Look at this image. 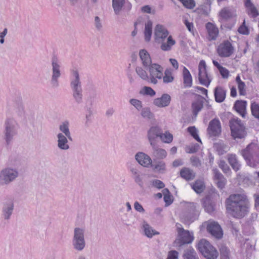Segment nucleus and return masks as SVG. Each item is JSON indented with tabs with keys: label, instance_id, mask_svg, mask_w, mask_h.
<instances>
[{
	"label": "nucleus",
	"instance_id": "f257e3e1",
	"mask_svg": "<svg viewBox=\"0 0 259 259\" xmlns=\"http://www.w3.org/2000/svg\"><path fill=\"white\" fill-rule=\"evenodd\" d=\"M226 204L227 211L234 217L242 218L248 211L249 202L245 193L231 195L226 199Z\"/></svg>",
	"mask_w": 259,
	"mask_h": 259
},
{
	"label": "nucleus",
	"instance_id": "f03ea898",
	"mask_svg": "<svg viewBox=\"0 0 259 259\" xmlns=\"http://www.w3.org/2000/svg\"><path fill=\"white\" fill-rule=\"evenodd\" d=\"M154 38L155 41L161 44L160 48L164 51H169L171 47L176 44L175 40L168 31L162 25L157 24L154 29Z\"/></svg>",
	"mask_w": 259,
	"mask_h": 259
},
{
	"label": "nucleus",
	"instance_id": "7ed1b4c3",
	"mask_svg": "<svg viewBox=\"0 0 259 259\" xmlns=\"http://www.w3.org/2000/svg\"><path fill=\"white\" fill-rule=\"evenodd\" d=\"M239 152L248 165L255 167L259 164V146L256 143H250Z\"/></svg>",
	"mask_w": 259,
	"mask_h": 259
},
{
	"label": "nucleus",
	"instance_id": "20e7f679",
	"mask_svg": "<svg viewBox=\"0 0 259 259\" xmlns=\"http://www.w3.org/2000/svg\"><path fill=\"white\" fill-rule=\"evenodd\" d=\"M85 230L82 227H75L73 230L72 239L73 248L77 252L83 251L86 246Z\"/></svg>",
	"mask_w": 259,
	"mask_h": 259
},
{
	"label": "nucleus",
	"instance_id": "39448f33",
	"mask_svg": "<svg viewBox=\"0 0 259 259\" xmlns=\"http://www.w3.org/2000/svg\"><path fill=\"white\" fill-rule=\"evenodd\" d=\"M18 169L16 167L8 166L0 171V186L9 185L19 177Z\"/></svg>",
	"mask_w": 259,
	"mask_h": 259
},
{
	"label": "nucleus",
	"instance_id": "423d86ee",
	"mask_svg": "<svg viewBox=\"0 0 259 259\" xmlns=\"http://www.w3.org/2000/svg\"><path fill=\"white\" fill-rule=\"evenodd\" d=\"M71 74L70 86L73 91V97L77 103L80 104L82 101V94L79 73L76 70H72Z\"/></svg>",
	"mask_w": 259,
	"mask_h": 259
},
{
	"label": "nucleus",
	"instance_id": "0eeeda50",
	"mask_svg": "<svg viewBox=\"0 0 259 259\" xmlns=\"http://www.w3.org/2000/svg\"><path fill=\"white\" fill-rule=\"evenodd\" d=\"M18 129V124L14 118H8L5 120L3 134L7 144H10L14 137L17 135Z\"/></svg>",
	"mask_w": 259,
	"mask_h": 259
},
{
	"label": "nucleus",
	"instance_id": "6e6552de",
	"mask_svg": "<svg viewBox=\"0 0 259 259\" xmlns=\"http://www.w3.org/2000/svg\"><path fill=\"white\" fill-rule=\"evenodd\" d=\"M197 247L203 256L207 259H216L218 256V252L215 248L204 239L199 241Z\"/></svg>",
	"mask_w": 259,
	"mask_h": 259
},
{
	"label": "nucleus",
	"instance_id": "1a4fd4ad",
	"mask_svg": "<svg viewBox=\"0 0 259 259\" xmlns=\"http://www.w3.org/2000/svg\"><path fill=\"white\" fill-rule=\"evenodd\" d=\"M231 134L234 139L244 138L246 134L243 123L240 120L233 118L230 121Z\"/></svg>",
	"mask_w": 259,
	"mask_h": 259
},
{
	"label": "nucleus",
	"instance_id": "9d476101",
	"mask_svg": "<svg viewBox=\"0 0 259 259\" xmlns=\"http://www.w3.org/2000/svg\"><path fill=\"white\" fill-rule=\"evenodd\" d=\"M177 226L178 236L174 242L176 246L181 247L185 244L191 243L194 239L193 233L180 227V225Z\"/></svg>",
	"mask_w": 259,
	"mask_h": 259
},
{
	"label": "nucleus",
	"instance_id": "9b49d317",
	"mask_svg": "<svg viewBox=\"0 0 259 259\" xmlns=\"http://www.w3.org/2000/svg\"><path fill=\"white\" fill-rule=\"evenodd\" d=\"M52 75L50 80L53 88H57L59 86V78L61 77V66L58 59L54 57L52 59Z\"/></svg>",
	"mask_w": 259,
	"mask_h": 259
},
{
	"label": "nucleus",
	"instance_id": "f8f14e48",
	"mask_svg": "<svg viewBox=\"0 0 259 259\" xmlns=\"http://www.w3.org/2000/svg\"><path fill=\"white\" fill-rule=\"evenodd\" d=\"M148 67L150 73L149 81L156 84L157 83V79H160L162 77L163 68L156 63L152 64Z\"/></svg>",
	"mask_w": 259,
	"mask_h": 259
},
{
	"label": "nucleus",
	"instance_id": "ddd939ff",
	"mask_svg": "<svg viewBox=\"0 0 259 259\" xmlns=\"http://www.w3.org/2000/svg\"><path fill=\"white\" fill-rule=\"evenodd\" d=\"M14 210V199L12 198H8L2 205L1 215L5 220H9Z\"/></svg>",
	"mask_w": 259,
	"mask_h": 259
},
{
	"label": "nucleus",
	"instance_id": "4468645a",
	"mask_svg": "<svg viewBox=\"0 0 259 259\" xmlns=\"http://www.w3.org/2000/svg\"><path fill=\"white\" fill-rule=\"evenodd\" d=\"M220 21H228L236 18V9L232 7H225L223 8L218 14Z\"/></svg>",
	"mask_w": 259,
	"mask_h": 259
},
{
	"label": "nucleus",
	"instance_id": "2eb2a0df",
	"mask_svg": "<svg viewBox=\"0 0 259 259\" xmlns=\"http://www.w3.org/2000/svg\"><path fill=\"white\" fill-rule=\"evenodd\" d=\"M206 67L205 61L201 60L199 64L198 79L201 84L208 87L211 82V79L207 74Z\"/></svg>",
	"mask_w": 259,
	"mask_h": 259
},
{
	"label": "nucleus",
	"instance_id": "dca6fc26",
	"mask_svg": "<svg viewBox=\"0 0 259 259\" xmlns=\"http://www.w3.org/2000/svg\"><path fill=\"white\" fill-rule=\"evenodd\" d=\"M234 52V48L232 44L228 40L221 43L217 49V52L221 57H229Z\"/></svg>",
	"mask_w": 259,
	"mask_h": 259
},
{
	"label": "nucleus",
	"instance_id": "f3484780",
	"mask_svg": "<svg viewBox=\"0 0 259 259\" xmlns=\"http://www.w3.org/2000/svg\"><path fill=\"white\" fill-rule=\"evenodd\" d=\"M207 230L212 236L217 239H220L223 236V230L220 225L217 222H208L207 225Z\"/></svg>",
	"mask_w": 259,
	"mask_h": 259
},
{
	"label": "nucleus",
	"instance_id": "a211bd4d",
	"mask_svg": "<svg viewBox=\"0 0 259 259\" xmlns=\"http://www.w3.org/2000/svg\"><path fill=\"white\" fill-rule=\"evenodd\" d=\"M207 132L210 137H217L221 132V126L220 121L214 119L210 121L207 128Z\"/></svg>",
	"mask_w": 259,
	"mask_h": 259
},
{
	"label": "nucleus",
	"instance_id": "6ab92c4d",
	"mask_svg": "<svg viewBox=\"0 0 259 259\" xmlns=\"http://www.w3.org/2000/svg\"><path fill=\"white\" fill-rule=\"evenodd\" d=\"M161 133V128L158 126H153L149 128L147 137L150 145L156 144L155 139L157 137L160 138Z\"/></svg>",
	"mask_w": 259,
	"mask_h": 259
},
{
	"label": "nucleus",
	"instance_id": "aec40b11",
	"mask_svg": "<svg viewBox=\"0 0 259 259\" xmlns=\"http://www.w3.org/2000/svg\"><path fill=\"white\" fill-rule=\"evenodd\" d=\"M170 95L167 94H163L161 97L155 99L153 104L158 107L163 108L168 106L170 104Z\"/></svg>",
	"mask_w": 259,
	"mask_h": 259
},
{
	"label": "nucleus",
	"instance_id": "412c9836",
	"mask_svg": "<svg viewBox=\"0 0 259 259\" xmlns=\"http://www.w3.org/2000/svg\"><path fill=\"white\" fill-rule=\"evenodd\" d=\"M56 136L57 147L61 150H68L70 148L68 144V138L64 136L63 133H58Z\"/></svg>",
	"mask_w": 259,
	"mask_h": 259
},
{
	"label": "nucleus",
	"instance_id": "4be33fe9",
	"mask_svg": "<svg viewBox=\"0 0 259 259\" xmlns=\"http://www.w3.org/2000/svg\"><path fill=\"white\" fill-rule=\"evenodd\" d=\"M135 159L140 165L144 167H148L152 164L151 158L143 152L137 153L135 155Z\"/></svg>",
	"mask_w": 259,
	"mask_h": 259
},
{
	"label": "nucleus",
	"instance_id": "5701e85b",
	"mask_svg": "<svg viewBox=\"0 0 259 259\" xmlns=\"http://www.w3.org/2000/svg\"><path fill=\"white\" fill-rule=\"evenodd\" d=\"M206 28L208 34V39L209 40L216 39L219 34L218 27L212 23L208 22L206 24Z\"/></svg>",
	"mask_w": 259,
	"mask_h": 259
},
{
	"label": "nucleus",
	"instance_id": "b1692460",
	"mask_svg": "<svg viewBox=\"0 0 259 259\" xmlns=\"http://www.w3.org/2000/svg\"><path fill=\"white\" fill-rule=\"evenodd\" d=\"M244 6L246 8V12L248 15L253 18H256L259 15V12L251 0H245Z\"/></svg>",
	"mask_w": 259,
	"mask_h": 259
},
{
	"label": "nucleus",
	"instance_id": "393cba45",
	"mask_svg": "<svg viewBox=\"0 0 259 259\" xmlns=\"http://www.w3.org/2000/svg\"><path fill=\"white\" fill-rule=\"evenodd\" d=\"M213 172L214 175V178L216 180L218 187L221 189H222L224 188L226 185V179L224 178V176L218 170V169H213Z\"/></svg>",
	"mask_w": 259,
	"mask_h": 259
},
{
	"label": "nucleus",
	"instance_id": "a878e982",
	"mask_svg": "<svg viewBox=\"0 0 259 259\" xmlns=\"http://www.w3.org/2000/svg\"><path fill=\"white\" fill-rule=\"evenodd\" d=\"M227 157L228 161L232 168L236 171L239 170L241 165L239 163L237 156L234 154H228Z\"/></svg>",
	"mask_w": 259,
	"mask_h": 259
},
{
	"label": "nucleus",
	"instance_id": "bb28decb",
	"mask_svg": "<svg viewBox=\"0 0 259 259\" xmlns=\"http://www.w3.org/2000/svg\"><path fill=\"white\" fill-rule=\"evenodd\" d=\"M152 147V155L157 159H162L167 156V152L164 149L156 146V143L151 145Z\"/></svg>",
	"mask_w": 259,
	"mask_h": 259
},
{
	"label": "nucleus",
	"instance_id": "cd10ccee",
	"mask_svg": "<svg viewBox=\"0 0 259 259\" xmlns=\"http://www.w3.org/2000/svg\"><path fill=\"white\" fill-rule=\"evenodd\" d=\"M59 129L61 132L60 133H63L64 136H66L68 140L72 141L71 133L69 130V122L67 120H65L61 122L59 126Z\"/></svg>",
	"mask_w": 259,
	"mask_h": 259
},
{
	"label": "nucleus",
	"instance_id": "c85d7f7f",
	"mask_svg": "<svg viewBox=\"0 0 259 259\" xmlns=\"http://www.w3.org/2000/svg\"><path fill=\"white\" fill-rule=\"evenodd\" d=\"M139 56L142 64L145 67H148L152 64V61L148 53L145 50H142L139 52Z\"/></svg>",
	"mask_w": 259,
	"mask_h": 259
},
{
	"label": "nucleus",
	"instance_id": "c756f323",
	"mask_svg": "<svg viewBox=\"0 0 259 259\" xmlns=\"http://www.w3.org/2000/svg\"><path fill=\"white\" fill-rule=\"evenodd\" d=\"M246 102L243 101H237L235 102L234 108L242 117L245 116Z\"/></svg>",
	"mask_w": 259,
	"mask_h": 259
},
{
	"label": "nucleus",
	"instance_id": "7c9ffc66",
	"mask_svg": "<svg viewBox=\"0 0 259 259\" xmlns=\"http://www.w3.org/2000/svg\"><path fill=\"white\" fill-rule=\"evenodd\" d=\"M181 176L187 181L192 180L195 177V173L189 168L184 167L180 171Z\"/></svg>",
	"mask_w": 259,
	"mask_h": 259
},
{
	"label": "nucleus",
	"instance_id": "2f4dec72",
	"mask_svg": "<svg viewBox=\"0 0 259 259\" xmlns=\"http://www.w3.org/2000/svg\"><path fill=\"white\" fill-rule=\"evenodd\" d=\"M183 75L185 87H191L192 84V77L189 71L185 67L183 69Z\"/></svg>",
	"mask_w": 259,
	"mask_h": 259
},
{
	"label": "nucleus",
	"instance_id": "473e14b6",
	"mask_svg": "<svg viewBox=\"0 0 259 259\" xmlns=\"http://www.w3.org/2000/svg\"><path fill=\"white\" fill-rule=\"evenodd\" d=\"M214 96L216 102L221 103L226 97V91L221 87H218L214 90Z\"/></svg>",
	"mask_w": 259,
	"mask_h": 259
},
{
	"label": "nucleus",
	"instance_id": "72a5a7b5",
	"mask_svg": "<svg viewBox=\"0 0 259 259\" xmlns=\"http://www.w3.org/2000/svg\"><path fill=\"white\" fill-rule=\"evenodd\" d=\"M152 23L151 21H148L145 24L144 35L145 39L146 41H149L152 32Z\"/></svg>",
	"mask_w": 259,
	"mask_h": 259
},
{
	"label": "nucleus",
	"instance_id": "f704fd0d",
	"mask_svg": "<svg viewBox=\"0 0 259 259\" xmlns=\"http://www.w3.org/2000/svg\"><path fill=\"white\" fill-rule=\"evenodd\" d=\"M145 235L148 238H151L153 235L159 234V232L153 230L147 223L144 222L143 225Z\"/></svg>",
	"mask_w": 259,
	"mask_h": 259
},
{
	"label": "nucleus",
	"instance_id": "c9c22d12",
	"mask_svg": "<svg viewBox=\"0 0 259 259\" xmlns=\"http://www.w3.org/2000/svg\"><path fill=\"white\" fill-rule=\"evenodd\" d=\"M124 3V0H112V7L116 15L119 14Z\"/></svg>",
	"mask_w": 259,
	"mask_h": 259
},
{
	"label": "nucleus",
	"instance_id": "e433bc0d",
	"mask_svg": "<svg viewBox=\"0 0 259 259\" xmlns=\"http://www.w3.org/2000/svg\"><path fill=\"white\" fill-rule=\"evenodd\" d=\"M193 112L195 116H196L198 113L202 109L203 107V101L202 99H198L193 102L192 105Z\"/></svg>",
	"mask_w": 259,
	"mask_h": 259
},
{
	"label": "nucleus",
	"instance_id": "4c0bfd02",
	"mask_svg": "<svg viewBox=\"0 0 259 259\" xmlns=\"http://www.w3.org/2000/svg\"><path fill=\"white\" fill-rule=\"evenodd\" d=\"M183 256L184 259H199L197 253L192 248L185 250Z\"/></svg>",
	"mask_w": 259,
	"mask_h": 259
},
{
	"label": "nucleus",
	"instance_id": "58836bf2",
	"mask_svg": "<svg viewBox=\"0 0 259 259\" xmlns=\"http://www.w3.org/2000/svg\"><path fill=\"white\" fill-rule=\"evenodd\" d=\"M192 187L197 193H201L204 190L205 185L202 181L197 180L192 185Z\"/></svg>",
	"mask_w": 259,
	"mask_h": 259
},
{
	"label": "nucleus",
	"instance_id": "ea45409f",
	"mask_svg": "<svg viewBox=\"0 0 259 259\" xmlns=\"http://www.w3.org/2000/svg\"><path fill=\"white\" fill-rule=\"evenodd\" d=\"M141 116L144 119L150 120L154 118V114L149 107L143 108L140 111Z\"/></svg>",
	"mask_w": 259,
	"mask_h": 259
},
{
	"label": "nucleus",
	"instance_id": "a19ab883",
	"mask_svg": "<svg viewBox=\"0 0 259 259\" xmlns=\"http://www.w3.org/2000/svg\"><path fill=\"white\" fill-rule=\"evenodd\" d=\"M152 166L154 170L160 173L164 172L166 169L165 163L162 161H158L155 164L152 165Z\"/></svg>",
	"mask_w": 259,
	"mask_h": 259
},
{
	"label": "nucleus",
	"instance_id": "79ce46f5",
	"mask_svg": "<svg viewBox=\"0 0 259 259\" xmlns=\"http://www.w3.org/2000/svg\"><path fill=\"white\" fill-rule=\"evenodd\" d=\"M136 72L138 75L142 79L149 81V76L147 72L141 67L138 66L136 68Z\"/></svg>",
	"mask_w": 259,
	"mask_h": 259
},
{
	"label": "nucleus",
	"instance_id": "37998d69",
	"mask_svg": "<svg viewBox=\"0 0 259 259\" xmlns=\"http://www.w3.org/2000/svg\"><path fill=\"white\" fill-rule=\"evenodd\" d=\"M164 74V76H162V77L164 83H168L173 81L174 77L172 75V73L170 69H166L165 70Z\"/></svg>",
	"mask_w": 259,
	"mask_h": 259
},
{
	"label": "nucleus",
	"instance_id": "c03bdc74",
	"mask_svg": "<svg viewBox=\"0 0 259 259\" xmlns=\"http://www.w3.org/2000/svg\"><path fill=\"white\" fill-rule=\"evenodd\" d=\"M93 114V112L92 108L91 107H87L84 121V126L85 127H88L91 123Z\"/></svg>",
	"mask_w": 259,
	"mask_h": 259
},
{
	"label": "nucleus",
	"instance_id": "a18cd8bd",
	"mask_svg": "<svg viewBox=\"0 0 259 259\" xmlns=\"http://www.w3.org/2000/svg\"><path fill=\"white\" fill-rule=\"evenodd\" d=\"M215 148L219 154L222 155L228 150V146L222 142H219L214 145Z\"/></svg>",
	"mask_w": 259,
	"mask_h": 259
},
{
	"label": "nucleus",
	"instance_id": "49530a36",
	"mask_svg": "<svg viewBox=\"0 0 259 259\" xmlns=\"http://www.w3.org/2000/svg\"><path fill=\"white\" fill-rule=\"evenodd\" d=\"M160 139L163 143H170L172 141L173 136L168 132H166L163 134L161 133Z\"/></svg>",
	"mask_w": 259,
	"mask_h": 259
},
{
	"label": "nucleus",
	"instance_id": "de8ad7c7",
	"mask_svg": "<svg viewBox=\"0 0 259 259\" xmlns=\"http://www.w3.org/2000/svg\"><path fill=\"white\" fill-rule=\"evenodd\" d=\"M164 196V200L167 205L170 204L172 202V196L170 194L169 190L165 188L162 190Z\"/></svg>",
	"mask_w": 259,
	"mask_h": 259
},
{
	"label": "nucleus",
	"instance_id": "09e8293b",
	"mask_svg": "<svg viewBox=\"0 0 259 259\" xmlns=\"http://www.w3.org/2000/svg\"><path fill=\"white\" fill-rule=\"evenodd\" d=\"M251 110L252 115L259 119V104L253 102L251 105Z\"/></svg>",
	"mask_w": 259,
	"mask_h": 259
},
{
	"label": "nucleus",
	"instance_id": "8fccbe9b",
	"mask_svg": "<svg viewBox=\"0 0 259 259\" xmlns=\"http://www.w3.org/2000/svg\"><path fill=\"white\" fill-rule=\"evenodd\" d=\"M221 259H231L229 249L225 246L220 248Z\"/></svg>",
	"mask_w": 259,
	"mask_h": 259
},
{
	"label": "nucleus",
	"instance_id": "3c124183",
	"mask_svg": "<svg viewBox=\"0 0 259 259\" xmlns=\"http://www.w3.org/2000/svg\"><path fill=\"white\" fill-rule=\"evenodd\" d=\"M219 166L224 173L229 174L231 172L230 168L224 160L219 161Z\"/></svg>",
	"mask_w": 259,
	"mask_h": 259
},
{
	"label": "nucleus",
	"instance_id": "603ef678",
	"mask_svg": "<svg viewBox=\"0 0 259 259\" xmlns=\"http://www.w3.org/2000/svg\"><path fill=\"white\" fill-rule=\"evenodd\" d=\"M130 103L139 111H140L143 108L142 102L139 100L132 99L130 100Z\"/></svg>",
	"mask_w": 259,
	"mask_h": 259
},
{
	"label": "nucleus",
	"instance_id": "864d4df0",
	"mask_svg": "<svg viewBox=\"0 0 259 259\" xmlns=\"http://www.w3.org/2000/svg\"><path fill=\"white\" fill-rule=\"evenodd\" d=\"M188 132L197 141L201 142V140L198 135L197 130L195 126H190L188 128Z\"/></svg>",
	"mask_w": 259,
	"mask_h": 259
},
{
	"label": "nucleus",
	"instance_id": "5fc2aeb1",
	"mask_svg": "<svg viewBox=\"0 0 259 259\" xmlns=\"http://www.w3.org/2000/svg\"><path fill=\"white\" fill-rule=\"evenodd\" d=\"M204 207L205 210L208 213H212L214 210V206L211 204L209 200H206L203 203Z\"/></svg>",
	"mask_w": 259,
	"mask_h": 259
},
{
	"label": "nucleus",
	"instance_id": "6e6d98bb",
	"mask_svg": "<svg viewBox=\"0 0 259 259\" xmlns=\"http://www.w3.org/2000/svg\"><path fill=\"white\" fill-rule=\"evenodd\" d=\"M187 8L193 9L195 7V3L193 0H179Z\"/></svg>",
	"mask_w": 259,
	"mask_h": 259
},
{
	"label": "nucleus",
	"instance_id": "4d7b16f0",
	"mask_svg": "<svg viewBox=\"0 0 259 259\" xmlns=\"http://www.w3.org/2000/svg\"><path fill=\"white\" fill-rule=\"evenodd\" d=\"M245 21H243L242 24L239 27L238 32L242 34L247 35L249 33V30L247 26H245Z\"/></svg>",
	"mask_w": 259,
	"mask_h": 259
},
{
	"label": "nucleus",
	"instance_id": "13d9d810",
	"mask_svg": "<svg viewBox=\"0 0 259 259\" xmlns=\"http://www.w3.org/2000/svg\"><path fill=\"white\" fill-rule=\"evenodd\" d=\"M152 185L153 187L157 188L158 189L163 188L165 186L164 183L159 180H153L152 182Z\"/></svg>",
	"mask_w": 259,
	"mask_h": 259
},
{
	"label": "nucleus",
	"instance_id": "bf43d9fd",
	"mask_svg": "<svg viewBox=\"0 0 259 259\" xmlns=\"http://www.w3.org/2000/svg\"><path fill=\"white\" fill-rule=\"evenodd\" d=\"M219 70L223 78H227L229 77V71L226 68L222 66Z\"/></svg>",
	"mask_w": 259,
	"mask_h": 259
},
{
	"label": "nucleus",
	"instance_id": "052dcab7",
	"mask_svg": "<svg viewBox=\"0 0 259 259\" xmlns=\"http://www.w3.org/2000/svg\"><path fill=\"white\" fill-rule=\"evenodd\" d=\"M95 26L96 28L99 31L102 29V23L100 18L98 16L95 17Z\"/></svg>",
	"mask_w": 259,
	"mask_h": 259
},
{
	"label": "nucleus",
	"instance_id": "680f3d73",
	"mask_svg": "<svg viewBox=\"0 0 259 259\" xmlns=\"http://www.w3.org/2000/svg\"><path fill=\"white\" fill-rule=\"evenodd\" d=\"M245 84L243 82H240L238 84V89L239 90V94L240 95H245L246 93V90L245 89Z\"/></svg>",
	"mask_w": 259,
	"mask_h": 259
},
{
	"label": "nucleus",
	"instance_id": "e2e57ef3",
	"mask_svg": "<svg viewBox=\"0 0 259 259\" xmlns=\"http://www.w3.org/2000/svg\"><path fill=\"white\" fill-rule=\"evenodd\" d=\"M179 253L176 250H171L168 252L166 259H178Z\"/></svg>",
	"mask_w": 259,
	"mask_h": 259
},
{
	"label": "nucleus",
	"instance_id": "0e129e2a",
	"mask_svg": "<svg viewBox=\"0 0 259 259\" xmlns=\"http://www.w3.org/2000/svg\"><path fill=\"white\" fill-rule=\"evenodd\" d=\"M190 161L192 165L194 166L198 167L201 165V162L197 157L192 156L190 159Z\"/></svg>",
	"mask_w": 259,
	"mask_h": 259
},
{
	"label": "nucleus",
	"instance_id": "69168bd1",
	"mask_svg": "<svg viewBox=\"0 0 259 259\" xmlns=\"http://www.w3.org/2000/svg\"><path fill=\"white\" fill-rule=\"evenodd\" d=\"M141 11L143 13L148 14H154V11L152 10L151 8L149 5H146L141 8Z\"/></svg>",
	"mask_w": 259,
	"mask_h": 259
},
{
	"label": "nucleus",
	"instance_id": "338daca9",
	"mask_svg": "<svg viewBox=\"0 0 259 259\" xmlns=\"http://www.w3.org/2000/svg\"><path fill=\"white\" fill-rule=\"evenodd\" d=\"M145 93L150 96H153L155 95V92L150 87H145L144 88Z\"/></svg>",
	"mask_w": 259,
	"mask_h": 259
},
{
	"label": "nucleus",
	"instance_id": "774afa93",
	"mask_svg": "<svg viewBox=\"0 0 259 259\" xmlns=\"http://www.w3.org/2000/svg\"><path fill=\"white\" fill-rule=\"evenodd\" d=\"M134 208L139 212H144L145 210L143 206L138 202L136 201L134 203Z\"/></svg>",
	"mask_w": 259,
	"mask_h": 259
}]
</instances>
